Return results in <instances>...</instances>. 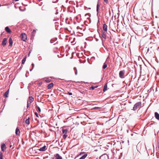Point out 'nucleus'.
<instances>
[{
	"label": "nucleus",
	"mask_w": 159,
	"mask_h": 159,
	"mask_svg": "<svg viewBox=\"0 0 159 159\" xmlns=\"http://www.w3.org/2000/svg\"><path fill=\"white\" fill-rule=\"evenodd\" d=\"M99 5L98 4L97 6V11L98 12L99 9Z\"/></svg>",
	"instance_id": "29"
},
{
	"label": "nucleus",
	"mask_w": 159,
	"mask_h": 159,
	"mask_svg": "<svg viewBox=\"0 0 159 159\" xmlns=\"http://www.w3.org/2000/svg\"><path fill=\"white\" fill-rule=\"evenodd\" d=\"M104 0V2H106V4H107L108 2V0Z\"/></svg>",
	"instance_id": "36"
},
{
	"label": "nucleus",
	"mask_w": 159,
	"mask_h": 159,
	"mask_svg": "<svg viewBox=\"0 0 159 159\" xmlns=\"http://www.w3.org/2000/svg\"><path fill=\"white\" fill-rule=\"evenodd\" d=\"M103 30L105 32H107V25L106 24H104L103 26Z\"/></svg>",
	"instance_id": "10"
},
{
	"label": "nucleus",
	"mask_w": 159,
	"mask_h": 159,
	"mask_svg": "<svg viewBox=\"0 0 159 159\" xmlns=\"http://www.w3.org/2000/svg\"><path fill=\"white\" fill-rule=\"evenodd\" d=\"M67 136V135L66 134H64V135L63 136V138L64 139H65L66 138Z\"/></svg>",
	"instance_id": "28"
},
{
	"label": "nucleus",
	"mask_w": 159,
	"mask_h": 159,
	"mask_svg": "<svg viewBox=\"0 0 159 159\" xmlns=\"http://www.w3.org/2000/svg\"><path fill=\"white\" fill-rule=\"evenodd\" d=\"M98 87V86H92L91 87H89V89H92V90H93L95 88H97Z\"/></svg>",
	"instance_id": "21"
},
{
	"label": "nucleus",
	"mask_w": 159,
	"mask_h": 159,
	"mask_svg": "<svg viewBox=\"0 0 159 159\" xmlns=\"http://www.w3.org/2000/svg\"><path fill=\"white\" fill-rule=\"evenodd\" d=\"M125 71L124 70L121 71L120 72L119 75V76L121 78H124Z\"/></svg>",
	"instance_id": "5"
},
{
	"label": "nucleus",
	"mask_w": 159,
	"mask_h": 159,
	"mask_svg": "<svg viewBox=\"0 0 159 159\" xmlns=\"http://www.w3.org/2000/svg\"><path fill=\"white\" fill-rule=\"evenodd\" d=\"M35 115H36V116L37 117H38L39 116H38V113H37V112H35Z\"/></svg>",
	"instance_id": "34"
},
{
	"label": "nucleus",
	"mask_w": 159,
	"mask_h": 159,
	"mask_svg": "<svg viewBox=\"0 0 159 159\" xmlns=\"http://www.w3.org/2000/svg\"><path fill=\"white\" fill-rule=\"evenodd\" d=\"M107 66V64L105 62L102 68L103 69H105Z\"/></svg>",
	"instance_id": "23"
},
{
	"label": "nucleus",
	"mask_w": 159,
	"mask_h": 159,
	"mask_svg": "<svg viewBox=\"0 0 159 159\" xmlns=\"http://www.w3.org/2000/svg\"><path fill=\"white\" fill-rule=\"evenodd\" d=\"M0 159H3V153L0 152Z\"/></svg>",
	"instance_id": "25"
},
{
	"label": "nucleus",
	"mask_w": 159,
	"mask_h": 159,
	"mask_svg": "<svg viewBox=\"0 0 159 159\" xmlns=\"http://www.w3.org/2000/svg\"><path fill=\"white\" fill-rule=\"evenodd\" d=\"M11 147H12V145H11L10 146V148H11Z\"/></svg>",
	"instance_id": "40"
},
{
	"label": "nucleus",
	"mask_w": 159,
	"mask_h": 159,
	"mask_svg": "<svg viewBox=\"0 0 159 159\" xmlns=\"http://www.w3.org/2000/svg\"><path fill=\"white\" fill-rule=\"evenodd\" d=\"M53 86V83H51L49 84L48 86V89H51Z\"/></svg>",
	"instance_id": "11"
},
{
	"label": "nucleus",
	"mask_w": 159,
	"mask_h": 159,
	"mask_svg": "<svg viewBox=\"0 0 159 159\" xmlns=\"http://www.w3.org/2000/svg\"><path fill=\"white\" fill-rule=\"evenodd\" d=\"M77 157H77H75V158L74 159H75L76 158V157Z\"/></svg>",
	"instance_id": "39"
},
{
	"label": "nucleus",
	"mask_w": 159,
	"mask_h": 159,
	"mask_svg": "<svg viewBox=\"0 0 159 159\" xmlns=\"http://www.w3.org/2000/svg\"><path fill=\"white\" fill-rule=\"evenodd\" d=\"M67 94H69V95H72V93H70L68 92H67Z\"/></svg>",
	"instance_id": "31"
},
{
	"label": "nucleus",
	"mask_w": 159,
	"mask_h": 159,
	"mask_svg": "<svg viewBox=\"0 0 159 159\" xmlns=\"http://www.w3.org/2000/svg\"><path fill=\"white\" fill-rule=\"evenodd\" d=\"M30 104L28 102H27V107H28L30 106Z\"/></svg>",
	"instance_id": "35"
},
{
	"label": "nucleus",
	"mask_w": 159,
	"mask_h": 159,
	"mask_svg": "<svg viewBox=\"0 0 159 159\" xmlns=\"http://www.w3.org/2000/svg\"><path fill=\"white\" fill-rule=\"evenodd\" d=\"M79 28V26H78V27H77V29H78Z\"/></svg>",
	"instance_id": "37"
},
{
	"label": "nucleus",
	"mask_w": 159,
	"mask_h": 159,
	"mask_svg": "<svg viewBox=\"0 0 159 159\" xmlns=\"http://www.w3.org/2000/svg\"><path fill=\"white\" fill-rule=\"evenodd\" d=\"M68 131V130L67 129H63L62 130V133L64 134H66Z\"/></svg>",
	"instance_id": "15"
},
{
	"label": "nucleus",
	"mask_w": 159,
	"mask_h": 159,
	"mask_svg": "<svg viewBox=\"0 0 159 159\" xmlns=\"http://www.w3.org/2000/svg\"><path fill=\"white\" fill-rule=\"evenodd\" d=\"M1 148L2 151L3 152H4L6 149V147L4 143L2 144Z\"/></svg>",
	"instance_id": "8"
},
{
	"label": "nucleus",
	"mask_w": 159,
	"mask_h": 159,
	"mask_svg": "<svg viewBox=\"0 0 159 159\" xmlns=\"http://www.w3.org/2000/svg\"><path fill=\"white\" fill-rule=\"evenodd\" d=\"M107 90V83H106L104 85L103 91L105 92Z\"/></svg>",
	"instance_id": "16"
},
{
	"label": "nucleus",
	"mask_w": 159,
	"mask_h": 159,
	"mask_svg": "<svg viewBox=\"0 0 159 159\" xmlns=\"http://www.w3.org/2000/svg\"><path fill=\"white\" fill-rule=\"evenodd\" d=\"M16 1H19V0H15Z\"/></svg>",
	"instance_id": "41"
},
{
	"label": "nucleus",
	"mask_w": 159,
	"mask_h": 159,
	"mask_svg": "<svg viewBox=\"0 0 159 159\" xmlns=\"http://www.w3.org/2000/svg\"><path fill=\"white\" fill-rule=\"evenodd\" d=\"M5 30L8 33H11V30L8 27H6L5 28Z\"/></svg>",
	"instance_id": "12"
},
{
	"label": "nucleus",
	"mask_w": 159,
	"mask_h": 159,
	"mask_svg": "<svg viewBox=\"0 0 159 159\" xmlns=\"http://www.w3.org/2000/svg\"><path fill=\"white\" fill-rule=\"evenodd\" d=\"M74 70H76V72H75V74L76 75L77 74V69H76V68L75 67H74Z\"/></svg>",
	"instance_id": "30"
},
{
	"label": "nucleus",
	"mask_w": 159,
	"mask_h": 159,
	"mask_svg": "<svg viewBox=\"0 0 159 159\" xmlns=\"http://www.w3.org/2000/svg\"><path fill=\"white\" fill-rule=\"evenodd\" d=\"M9 46H11L12 45L13 41L12 39L10 38L9 39Z\"/></svg>",
	"instance_id": "18"
},
{
	"label": "nucleus",
	"mask_w": 159,
	"mask_h": 159,
	"mask_svg": "<svg viewBox=\"0 0 159 159\" xmlns=\"http://www.w3.org/2000/svg\"><path fill=\"white\" fill-rule=\"evenodd\" d=\"M155 116L156 119L157 120H159V114L157 112L155 113Z\"/></svg>",
	"instance_id": "13"
},
{
	"label": "nucleus",
	"mask_w": 159,
	"mask_h": 159,
	"mask_svg": "<svg viewBox=\"0 0 159 159\" xmlns=\"http://www.w3.org/2000/svg\"><path fill=\"white\" fill-rule=\"evenodd\" d=\"M36 30H33V31H34V32H36Z\"/></svg>",
	"instance_id": "38"
},
{
	"label": "nucleus",
	"mask_w": 159,
	"mask_h": 159,
	"mask_svg": "<svg viewBox=\"0 0 159 159\" xmlns=\"http://www.w3.org/2000/svg\"><path fill=\"white\" fill-rule=\"evenodd\" d=\"M46 81L48 83H49L50 81V80H49V79H47L46 80Z\"/></svg>",
	"instance_id": "32"
},
{
	"label": "nucleus",
	"mask_w": 159,
	"mask_h": 159,
	"mask_svg": "<svg viewBox=\"0 0 159 159\" xmlns=\"http://www.w3.org/2000/svg\"><path fill=\"white\" fill-rule=\"evenodd\" d=\"M26 57H25L22 60V64H24L25 61H26Z\"/></svg>",
	"instance_id": "26"
},
{
	"label": "nucleus",
	"mask_w": 159,
	"mask_h": 159,
	"mask_svg": "<svg viewBox=\"0 0 159 159\" xmlns=\"http://www.w3.org/2000/svg\"><path fill=\"white\" fill-rule=\"evenodd\" d=\"M21 37L22 40L23 41H25L27 39L26 35L25 33L22 34Z\"/></svg>",
	"instance_id": "2"
},
{
	"label": "nucleus",
	"mask_w": 159,
	"mask_h": 159,
	"mask_svg": "<svg viewBox=\"0 0 159 159\" xmlns=\"http://www.w3.org/2000/svg\"><path fill=\"white\" fill-rule=\"evenodd\" d=\"M7 38H4L3 41H2V45H3V46H5L7 44Z\"/></svg>",
	"instance_id": "6"
},
{
	"label": "nucleus",
	"mask_w": 159,
	"mask_h": 159,
	"mask_svg": "<svg viewBox=\"0 0 159 159\" xmlns=\"http://www.w3.org/2000/svg\"><path fill=\"white\" fill-rule=\"evenodd\" d=\"M87 156L88 154H84L83 156L82 157H81L79 159H84Z\"/></svg>",
	"instance_id": "20"
},
{
	"label": "nucleus",
	"mask_w": 159,
	"mask_h": 159,
	"mask_svg": "<svg viewBox=\"0 0 159 159\" xmlns=\"http://www.w3.org/2000/svg\"><path fill=\"white\" fill-rule=\"evenodd\" d=\"M36 109L38 110V111H39V112H40L41 111V109L40 108V107L38 106H36Z\"/></svg>",
	"instance_id": "24"
},
{
	"label": "nucleus",
	"mask_w": 159,
	"mask_h": 159,
	"mask_svg": "<svg viewBox=\"0 0 159 159\" xmlns=\"http://www.w3.org/2000/svg\"><path fill=\"white\" fill-rule=\"evenodd\" d=\"M100 159H108V157L106 154H104L100 157Z\"/></svg>",
	"instance_id": "4"
},
{
	"label": "nucleus",
	"mask_w": 159,
	"mask_h": 159,
	"mask_svg": "<svg viewBox=\"0 0 159 159\" xmlns=\"http://www.w3.org/2000/svg\"><path fill=\"white\" fill-rule=\"evenodd\" d=\"M54 156L56 159H62V157L58 154H56Z\"/></svg>",
	"instance_id": "9"
},
{
	"label": "nucleus",
	"mask_w": 159,
	"mask_h": 159,
	"mask_svg": "<svg viewBox=\"0 0 159 159\" xmlns=\"http://www.w3.org/2000/svg\"><path fill=\"white\" fill-rule=\"evenodd\" d=\"M2 5L0 4V7H1Z\"/></svg>",
	"instance_id": "42"
},
{
	"label": "nucleus",
	"mask_w": 159,
	"mask_h": 159,
	"mask_svg": "<svg viewBox=\"0 0 159 159\" xmlns=\"http://www.w3.org/2000/svg\"><path fill=\"white\" fill-rule=\"evenodd\" d=\"M47 149V147L46 145H44L43 147L40 148L38 150L41 152H44Z\"/></svg>",
	"instance_id": "3"
},
{
	"label": "nucleus",
	"mask_w": 159,
	"mask_h": 159,
	"mask_svg": "<svg viewBox=\"0 0 159 159\" xmlns=\"http://www.w3.org/2000/svg\"><path fill=\"white\" fill-rule=\"evenodd\" d=\"M102 37L104 39H106L107 38V32H102Z\"/></svg>",
	"instance_id": "7"
},
{
	"label": "nucleus",
	"mask_w": 159,
	"mask_h": 159,
	"mask_svg": "<svg viewBox=\"0 0 159 159\" xmlns=\"http://www.w3.org/2000/svg\"><path fill=\"white\" fill-rule=\"evenodd\" d=\"M20 131L18 128H17L16 130V135H19L20 134Z\"/></svg>",
	"instance_id": "19"
},
{
	"label": "nucleus",
	"mask_w": 159,
	"mask_h": 159,
	"mask_svg": "<svg viewBox=\"0 0 159 159\" xmlns=\"http://www.w3.org/2000/svg\"><path fill=\"white\" fill-rule=\"evenodd\" d=\"M9 93V89L8 90L4 93V96L5 97H8V94Z\"/></svg>",
	"instance_id": "17"
},
{
	"label": "nucleus",
	"mask_w": 159,
	"mask_h": 159,
	"mask_svg": "<svg viewBox=\"0 0 159 159\" xmlns=\"http://www.w3.org/2000/svg\"><path fill=\"white\" fill-rule=\"evenodd\" d=\"M84 153V152H81L78 156H81Z\"/></svg>",
	"instance_id": "33"
},
{
	"label": "nucleus",
	"mask_w": 159,
	"mask_h": 159,
	"mask_svg": "<svg viewBox=\"0 0 159 159\" xmlns=\"http://www.w3.org/2000/svg\"><path fill=\"white\" fill-rule=\"evenodd\" d=\"M101 108V107H95L93 108V109L96 110L98 109H100Z\"/></svg>",
	"instance_id": "27"
},
{
	"label": "nucleus",
	"mask_w": 159,
	"mask_h": 159,
	"mask_svg": "<svg viewBox=\"0 0 159 159\" xmlns=\"http://www.w3.org/2000/svg\"><path fill=\"white\" fill-rule=\"evenodd\" d=\"M141 102H140L136 103L133 107V110L134 111L136 110L138 108H139L141 106Z\"/></svg>",
	"instance_id": "1"
},
{
	"label": "nucleus",
	"mask_w": 159,
	"mask_h": 159,
	"mask_svg": "<svg viewBox=\"0 0 159 159\" xmlns=\"http://www.w3.org/2000/svg\"><path fill=\"white\" fill-rule=\"evenodd\" d=\"M29 102H30V103H31V102H32L34 101V98L30 96L29 97Z\"/></svg>",
	"instance_id": "14"
},
{
	"label": "nucleus",
	"mask_w": 159,
	"mask_h": 159,
	"mask_svg": "<svg viewBox=\"0 0 159 159\" xmlns=\"http://www.w3.org/2000/svg\"><path fill=\"white\" fill-rule=\"evenodd\" d=\"M26 123L29 125L30 123V118H28L26 120Z\"/></svg>",
	"instance_id": "22"
}]
</instances>
